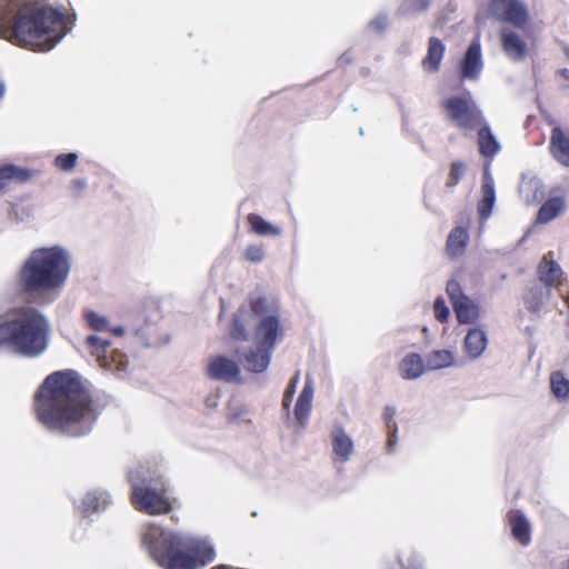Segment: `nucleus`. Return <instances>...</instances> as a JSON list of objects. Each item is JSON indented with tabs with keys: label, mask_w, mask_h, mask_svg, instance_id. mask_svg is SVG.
I'll return each mask as SVG.
<instances>
[{
	"label": "nucleus",
	"mask_w": 569,
	"mask_h": 569,
	"mask_svg": "<svg viewBox=\"0 0 569 569\" xmlns=\"http://www.w3.org/2000/svg\"><path fill=\"white\" fill-rule=\"evenodd\" d=\"M107 499L101 493L89 492L82 499V509L86 515H91L104 508Z\"/></svg>",
	"instance_id": "32"
},
{
	"label": "nucleus",
	"mask_w": 569,
	"mask_h": 569,
	"mask_svg": "<svg viewBox=\"0 0 569 569\" xmlns=\"http://www.w3.org/2000/svg\"><path fill=\"white\" fill-rule=\"evenodd\" d=\"M207 376L213 380L239 381L240 368L236 361L224 356H214L208 361Z\"/></svg>",
	"instance_id": "11"
},
{
	"label": "nucleus",
	"mask_w": 569,
	"mask_h": 569,
	"mask_svg": "<svg viewBox=\"0 0 569 569\" xmlns=\"http://www.w3.org/2000/svg\"><path fill=\"white\" fill-rule=\"evenodd\" d=\"M63 14L31 0H0V37L34 51L51 50L64 36Z\"/></svg>",
	"instance_id": "2"
},
{
	"label": "nucleus",
	"mask_w": 569,
	"mask_h": 569,
	"mask_svg": "<svg viewBox=\"0 0 569 569\" xmlns=\"http://www.w3.org/2000/svg\"><path fill=\"white\" fill-rule=\"evenodd\" d=\"M461 78L476 80L482 70L481 46L479 39H475L467 49L460 64Z\"/></svg>",
	"instance_id": "13"
},
{
	"label": "nucleus",
	"mask_w": 569,
	"mask_h": 569,
	"mask_svg": "<svg viewBox=\"0 0 569 569\" xmlns=\"http://www.w3.org/2000/svg\"><path fill=\"white\" fill-rule=\"evenodd\" d=\"M333 461L345 463L353 453V442L342 427L331 431Z\"/></svg>",
	"instance_id": "15"
},
{
	"label": "nucleus",
	"mask_w": 569,
	"mask_h": 569,
	"mask_svg": "<svg viewBox=\"0 0 569 569\" xmlns=\"http://www.w3.org/2000/svg\"><path fill=\"white\" fill-rule=\"evenodd\" d=\"M78 162V154L74 152L69 153H60L56 157L53 163L57 169L60 171H70L72 170Z\"/></svg>",
	"instance_id": "35"
},
{
	"label": "nucleus",
	"mask_w": 569,
	"mask_h": 569,
	"mask_svg": "<svg viewBox=\"0 0 569 569\" xmlns=\"http://www.w3.org/2000/svg\"><path fill=\"white\" fill-rule=\"evenodd\" d=\"M482 198L478 202V213L481 220H486L491 214L495 201L496 192L492 179L486 174L481 186Z\"/></svg>",
	"instance_id": "23"
},
{
	"label": "nucleus",
	"mask_w": 569,
	"mask_h": 569,
	"mask_svg": "<svg viewBox=\"0 0 569 569\" xmlns=\"http://www.w3.org/2000/svg\"><path fill=\"white\" fill-rule=\"evenodd\" d=\"M441 109L446 119L462 130H473L483 122L482 111L469 91L443 99Z\"/></svg>",
	"instance_id": "8"
},
{
	"label": "nucleus",
	"mask_w": 569,
	"mask_h": 569,
	"mask_svg": "<svg viewBox=\"0 0 569 569\" xmlns=\"http://www.w3.org/2000/svg\"><path fill=\"white\" fill-rule=\"evenodd\" d=\"M299 378H300V375L299 372H297L289 381L284 392H283V398H282V407L284 410L289 411L290 409V406H291V402H292V399H293V396H295V392H296V388H297V385L299 382Z\"/></svg>",
	"instance_id": "37"
},
{
	"label": "nucleus",
	"mask_w": 569,
	"mask_h": 569,
	"mask_svg": "<svg viewBox=\"0 0 569 569\" xmlns=\"http://www.w3.org/2000/svg\"><path fill=\"white\" fill-rule=\"evenodd\" d=\"M567 569H569V559H568V567H567Z\"/></svg>",
	"instance_id": "45"
},
{
	"label": "nucleus",
	"mask_w": 569,
	"mask_h": 569,
	"mask_svg": "<svg viewBox=\"0 0 569 569\" xmlns=\"http://www.w3.org/2000/svg\"><path fill=\"white\" fill-rule=\"evenodd\" d=\"M550 298V290L543 289L537 284L529 287L523 295V302L527 310L531 313H538L542 310L545 302Z\"/></svg>",
	"instance_id": "24"
},
{
	"label": "nucleus",
	"mask_w": 569,
	"mask_h": 569,
	"mask_svg": "<svg viewBox=\"0 0 569 569\" xmlns=\"http://www.w3.org/2000/svg\"><path fill=\"white\" fill-rule=\"evenodd\" d=\"M395 409L387 406L383 411V420L388 430L387 448L389 451L393 450L397 442V423L393 420Z\"/></svg>",
	"instance_id": "31"
},
{
	"label": "nucleus",
	"mask_w": 569,
	"mask_h": 569,
	"mask_svg": "<svg viewBox=\"0 0 569 569\" xmlns=\"http://www.w3.org/2000/svg\"><path fill=\"white\" fill-rule=\"evenodd\" d=\"M247 222L250 226V231L259 236H279L281 233L280 228L263 220L257 213H249Z\"/></svg>",
	"instance_id": "28"
},
{
	"label": "nucleus",
	"mask_w": 569,
	"mask_h": 569,
	"mask_svg": "<svg viewBox=\"0 0 569 569\" xmlns=\"http://www.w3.org/2000/svg\"><path fill=\"white\" fill-rule=\"evenodd\" d=\"M478 147L479 152L485 158L492 159L500 150V144L496 137L492 134L490 127L483 120L482 124L478 126Z\"/></svg>",
	"instance_id": "20"
},
{
	"label": "nucleus",
	"mask_w": 569,
	"mask_h": 569,
	"mask_svg": "<svg viewBox=\"0 0 569 569\" xmlns=\"http://www.w3.org/2000/svg\"><path fill=\"white\" fill-rule=\"evenodd\" d=\"M423 360L416 352L408 353L399 363V371L403 379L411 380L423 373Z\"/></svg>",
	"instance_id": "26"
},
{
	"label": "nucleus",
	"mask_w": 569,
	"mask_h": 569,
	"mask_svg": "<svg viewBox=\"0 0 569 569\" xmlns=\"http://www.w3.org/2000/svg\"><path fill=\"white\" fill-rule=\"evenodd\" d=\"M453 355L449 350H435L427 357V366L430 369H441L451 366Z\"/></svg>",
	"instance_id": "30"
},
{
	"label": "nucleus",
	"mask_w": 569,
	"mask_h": 569,
	"mask_svg": "<svg viewBox=\"0 0 569 569\" xmlns=\"http://www.w3.org/2000/svg\"><path fill=\"white\" fill-rule=\"evenodd\" d=\"M562 274L561 267L551 258V253L545 254L537 268L539 281L550 290L561 286Z\"/></svg>",
	"instance_id": "12"
},
{
	"label": "nucleus",
	"mask_w": 569,
	"mask_h": 569,
	"mask_svg": "<svg viewBox=\"0 0 569 569\" xmlns=\"http://www.w3.org/2000/svg\"><path fill=\"white\" fill-rule=\"evenodd\" d=\"M130 482H132V486H133L134 483H137L136 481H133V479H130Z\"/></svg>",
	"instance_id": "44"
},
{
	"label": "nucleus",
	"mask_w": 569,
	"mask_h": 569,
	"mask_svg": "<svg viewBox=\"0 0 569 569\" xmlns=\"http://www.w3.org/2000/svg\"><path fill=\"white\" fill-rule=\"evenodd\" d=\"M433 313L435 318L441 322L445 323L449 319V308L447 307L445 300L442 297H438L433 302Z\"/></svg>",
	"instance_id": "38"
},
{
	"label": "nucleus",
	"mask_w": 569,
	"mask_h": 569,
	"mask_svg": "<svg viewBox=\"0 0 569 569\" xmlns=\"http://www.w3.org/2000/svg\"><path fill=\"white\" fill-rule=\"evenodd\" d=\"M277 307L269 298L252 295L248 305H242L232 317L230 337L236 341H252L257 349L244 356V368L251 372H263L270 362L271 351L283 335Z\"/></svg>",
	"instance_id": "3"
},
{
	"label": "nucleus",
	"mask_w": 569,
	"mask_h": 569,
	"mask_svg": "<svg viewBox=\"0 0 569 569\" xmlns=\"http://www.w3.org/2000/svg\"><path fill=\"white\" fill-rule=\"evenodd\" d=\"M312 398L313 386L312 382L308 380L306 381L295 407V417L302 428L307 425V420L312 408Z\"/></svg>",
	"instance_id": "19"
},
{
	"label": "nucleus",
	"mask_w": 569,
	"mask_h": 569,
	"mask_svg": "<svg viewBox=\"0 0 569 569\" xmlns=\"http://www.w3.org/2000/svg\"><path fill=\"white\" fill-rule=\"evenodd\" d=\"M70 271L69 256L58 246L38 248L23 262L18 284L28 295H43L63 286Z\"/></svg>",
	"instance_id": "5"
},
{
	"label": "nucleus",
	"mask_w": 569,
	"mask_h": 569,
	"mask_svg": "<svg viewBox=\"0 0 569 569\" xmlns=\"http://www.w3.org/2000/svg\"><path fill=\"white\" fill-rule=\"evenodd\" d=\"M87 187V183L84 180L82 179H76L72 181L71 183V188L74 192L76 196H80V193L82 192V190Z\"/></svg>",
	"instance_id": "41"
},
{
	"label": "nucleus",
	"mask_w": 569,
	"mask_h": 569,
	"mask_svg": "<svg viewBox=\"0 0 569 569\" xmlns=\"http://www.w3.org/2000/svg\"><path fill=\"white\" fill-rule=\"evenodd\" d=\"M32 172L26 168L14 164H4L0 167V192L10 181L26 182L31 179Z\"/></svg>",
	"instance_id": "27"
},
{
	"label": "nucleus",
	"mask_w": 569,
	"mask_h": 569,
	"mask_svg": "<svg viewBox=\"0 0 569 569\" xmlns=\"http://www.w3.org/2000/svg\"><path fill=\"white\" fill-rule=\"evenodd\" d=\"M429 4L430 0H409V9L412 11H425Z\"/></svg>",
	"instance_id": "40"
},
{
	"label": "nucleus",
	"mask_w": 569,
	"mask_h": 569,
	"mask_svg": "<svg viewBox=\"0 0 569 569\" xmlns=\"http://www.w3.org/2000/svg\"><path fill=\"white\" fill-rule=\"evenodd\" d=\"M88 348L98 359H104L107 357V350L110 347V341L102 339L98 336H89L86 340Z\"/></svg>",
	"instance_id": "33"
},
{
	"label": "nucleus",
	"mask_w": 569,
	"mask_h": 569,
	"mask_svg": "<svg viewBox=\"0 0 569 569\" xmlns=\"http://www.w3.org/2000/svg\"><path fill=\"white\" fill-rule=\"evenodd\" d=\"M84 319L88 327L94 331H106L108 330V319L103 316L98 315L92 310H88L84 312Z\"/></svg>",
	"instance_id": "34"
},
{
	"label": "nucleus",
	"mask_w": 569,
	"mask_h": 569,
	"mask_svg": "<svg viewBox=\"0 0 569 569\" xmlns=\"http://www.w3.org/2000/svg\"><path fill=\"white\" fill-rule=\"evenodd\" d=\"M244 259L257 263L261 262L264 258V249L261 244H250L244 250Z\"/></svg>",
	"instance_id": "39"
},
{
	"label": "nucleus",
	"mask_w": 569,
	"mask_h": 569,
	"mask_svg": "<svg viewBox=\"0 0 569 569\" xmlns=\"http://www.w3.org/2000/svg\"><path fill=\"white\" fill-rule=\"evenodd\" d=\"M445 44L438 38L431 37L428 42L427 56L422 60L423 69L429 72L439 70L445 54Z\"/></svg>",
	"instance_id": "22"
},
{
	"label": "nucleus",
	"mask_w": 569,
	"mask_h": 569,
	"mask_svg": "<svg viewBox=\"0 0 569 569\" xmlns=\"http://www.w3.org/2000/svg\"><path fill=\"white\" fill-rule=\"evenodd\" d=\"M466 171V164L461 161H455L450 166V171L446 181V186L451 188L455 187L463 177Z\"/></svg>",
	"instance_id": "36"
},
{
	"label": "nucleus",
	"mask_w": 569,
	"mask_h": 569,
	"mask_svg": "<svg viewBox=\"0 0 569 569\" xmlns=\"http://www.w3.org/2000/svg\"><path fill=\"white\" fill-rule=\"evenodd\" d=\"M142 543L162 569H197L199 565L204 566L213 557V551L207 549L204 559L199 561L197 546L156 525L144 529Z\"/></svg>",
	"instance_id": "6"
},
{
	"label": "nucleus",
	"mask_w": 569,
	"mask_h": 569,
	"mask_svg": "<svg viewBox=\"0 0 569 569\" xmlns=\"http://www.w3.org/2000/svg\"><path fill=\"white\" fill-rule=\"evenodd\" d=\"M489 11L498 21L518 29H525L530 21L528 7L521 0H490Z\"/></svg>",
	"instance_id": "10"
},
{
	"label": "nucleus",
	"mask_w": 569,
	"mask_h": 569,
	"mask_svg": "<svg viewBox=\"0 0 569 569\" xmlns=\"http://www.w3.org/2000/svg\"><path fill=\"white\" fill-rule=\"evenodd\" d=\"M550 388L556 398H569V380L562 371H555L550 375Z\"/></svg>",
	"instance_id": "29"
},
{
	"label": "nucleus",
	"mask_w": 569,
	"mask_h": 569,
	"mask_svg": "<svg viewBox=\"0 0 569 569\" xmlns=\"http://www.w3.org/2000/svg\"><path fill=\"white\" fill-rule=\"evenodd\" d=\"M113 332L116 335H121L122 333V329L121 328L113 329Z\"/></svg>",
	"instance_id": "43"
},
{
	"label": "nucleus",
	"mask_w": 569,
	"mask_h": 569,
	"mask_svg": "<svg viewBox=\"0 0 569 569\" xmlns=\"http://www.w3.org/2000/svg\"><path fill=\"white\" fill-rule=\"evenodd\" d=\"M487 348L486 332L480 328H472L468 331L465 338L466 352L471 358H478Z\"/></svg>",
	"instance_id": "25"
},
{
	"label": "nucleus",
	"mask_w": 569,
	"mask_h": 569,
	"mask_svg": "<svg viewBox=\"0 0 569 569\" xmlns=\"http://www.w3.org/2000/svg\"><path fill=\"white\" fill-rule=\"evenodd\" d=\"M130 501L136 510L149 516L168 515L177 505V499L168 496L160 477L142 479L141 483H134Z\"/></svg>",
	"instance_id": "7"
},
{
	"label": "nucleus",
	"mask_w": 569,
	"mask_h": 569,
	"mask_svg": "<svg viewBox=\"0 0 569 569\" xmlns=\"http://www.w3.org/2000/svg\"><path fill=\"white\" fill-rule=\"evenodd\" d=\"M469 243V232L465 227L453 228L446 241V253L450 259L463 256Z\"/></svg>",
	"instance_id": "17"
},
{
	"label": "nucleus",
	"mask_w": 569,
	"mask_h": 569,
	"mask_svg": "<svg viewBox=\"0 0 569 569\" xmlns=\"http://www.w3.org/2000/svg\"><path fill=\"white\" fill-rule=\"evenodd\" d=\"M48 321L30 306L11 310L0 322V347L26 357L42 353L48 346Z\"/></svg>",
	"instance_id": "4"
},
{
	"label": "nucleus",
	"mask_w": 569,
	"mask_h": 569,
	"mask_svg": "<svg viewBox=\"0 0 569 569\" xmlns=\"http://www.w3.org/2000/svg\"><path fill=\"white\" fill-rule=\"evenodd\" d=\"M501 47L505 53L512 60L521 61L527 56V44L522 38L511 30H502Z\"/></svg>",
	"instance_id": "16"
},
{
	"label": "nucleus",
	"mask_w": 569,
	"mask_h": 569,
	"mask_svg": "<svg viewBox=\"0 0 569 569\" xmlns=\"http://www.w3.org/2000/svg\"><path fill=\"white\" fill-rule=\"evenodd\" d=\"M446 292L450 299L459 323H473L479 319V305L463 292L459 281L456 279L449 280L446 286Z\"/></svg>",
	"instance_id": "9"
},
{
	"label": "nucleus",
	"mask_w": 569,
	"mask_h": 569,
	"mask_svg": "<svg viewBox=\"0 0 569 569\" xmlns=\"http://www.w3.org/2000/svg\"><path fill=\"white\" fill-rule=\"evenodd\" d=\"M33 412L49 431L72 438L87 436L98 418L92 397L71 370L44 379L34 393Z\"/></svg>",
	"instance_id": "1"
},
{
	"label": "nucleus",
	"mask_w": 569,
	"mask_h": 569,
	"mask_svg": "<svg viewBox=\"0 0 569 569\" xmlns=\"http://www.w3.org/2000/svg\"><path fill=\"white\" fill-rule=\"evenodd\" d=\"M507 521L511 528L512 537L521 545L530 542V525L525 515L519 510H510L507 513Z\"/></svg>",
	"instance_id": "18"
},
{
	"label": "nucleus",
	"mask_w": 569,
	"mask_h": 569,
	"mask_svg": "<svg viewBox=\"0 0 569 569\" xmlns=\"http://www.w3.org/2000/svg\"><path fill=\"white\" fill-rule=\"evenodd\" d=\"M566 209V200L563 197H552L546 200L538 210L536 221L538 223H548Z\"/></svg>",
	"instance_id": "21"
},
{
	"label": "nucleus",
	"mask_w": 569,
	"mask_h": 569,
	"mask_svg": "<svg viewBox=\"0 0 569 569\" xmlns=\"http://www.w3.org/2000/svg\"><path fill=\"white\" fill-rule=\"evenodd\" d=\"M372 24L376 26V28L379 30L383 28V22L380 20H375Z\"/></svg>",
	"instance_id": "42"
},
{
	"label": "nucleus",
	"mask_w": 569,
	"mask_h": 569,
	"mask_svg": "<svg viewBox=\"0 0 569 569\" xmlns=\"http://www.w3.org/2000/svg\"><path fill=\"white\" fill-rule=\"evenodd\" d=\"M549 149L557 162L569 168V132L555 127L551 130Z\"/></svg>",
	"instance_id": "14"
}]
</instances>
